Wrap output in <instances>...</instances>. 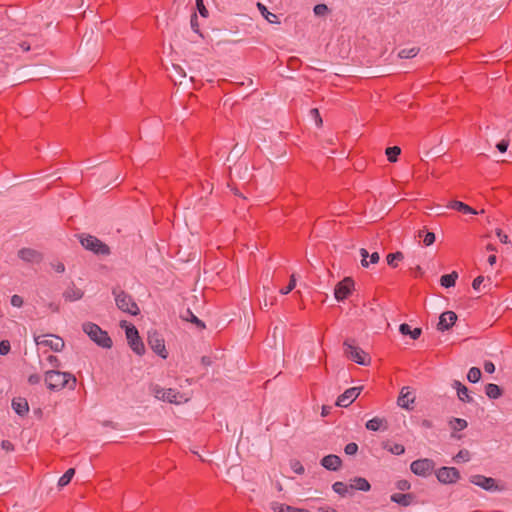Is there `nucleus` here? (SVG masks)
I'll return each mask as SVG.
<instances>
[{
  "instance_id": "nucleus-5",
  "label": "nucleus",
  "mask_w": 512,
  "mask_h": 512,
  "mask_svg": "<svg viewBox=\"0 0 512 512\" xmlns=\"http://www.w3.org/2000/svg\"><path fill=\"white\" fill-rule=\"evenodd\" d=\"M80 243L86 250L92 251L96 255L110 254L109 246L95 236L83 234L80 236Z\"/></svg>"
},
{
  "instance_id": "nucleus-56",
  "label": "nucleus",
  "mask_w": 512,
  "mask_h": 512,
  "mask_svg": "<svg viewBox=\"0 0 512 512\" xmlns=\"http://www.w3.org/2000/svg\"><path fill=\"white\" fill-rule=\"evenodd\" d=\"M496 235L502 243L507 244L509 242L508 236L501 229H497Z\"/></svg>"
},
{
  "instance_id": "nucleus-19",
  "label": "nucleus",
  "mask_w": 512,
  "mask_h": 512,
  "mask_svg": "<svg viewBox=\"0 0 512 512\" xmlns=\"http://www.w3.org/2000/svg\"><path fill=\"white\" fill-rule=\"evenodd\" d=\"M12 408L19 416H25L29 412V405L25 398H14Z\"/></svg>"
},
{
  "instance_id": "nucleus-32",
  "label": "nucleus",
  "mask_w": 512,
  "mask_h": 512,
  "mask_svg": "<svg viewBox=\"0 0 512 512\" xmlns=\"http://www.w3.org/2000/svg\"><path fill=\"white\" fill-rule=\"evenodd\" d=\"M384 423H386L384 419L374 417L373 419L366 422V428L370 431H378L381 429Z\"/></svg>"
},
{
  "instance_id": "nucleus-28",
  "label": "nucleus",
  "mask_w": 512,
  "mask_h": 512,
  "mask_svg": "<svg viewBox=\"0 0 512 512\" xmlns=\"http://www.w3.org/2000/svg\"><path fill=\"white\" fill-rule=\"evenodd\" d=\"M350 488L366 492L370 490L371 485L365 478L356 477L353 479V483L350 485Z\"/></svg>"
},
{
  "instance_id": "nucleus-41",
  "label": "nucleus",
  "mask_w": 512,
  "mask_h": 512,
  "mask_svg": "<svg viewBox=\"0 0 512 512\" xmlns=\"http://www.w3.org/2000/svg\"><path fill=\"white\" fill-rule=\"evenodd\" d=\"M453 460L456 463H460L461 461L467 462L470 460V452L467 449H462L453 457Z\"/></svg>"
},
{
  "instance_id": "nucleus-40",
  "label": "nucleus",
  "mask_w": 512,
  "mask_h": 512,
  "mask_svg": "<svg viewBox=\"0 0 512 512\" xmlns=\"http://www.w3.org/2000/svg\"><path fill=\"white\" fill-rule=\"evenodd\" d=\"M423 234V243L425 246H430L435 242V234L433 232H425L424 230H420L419 237H422Z\"/></svg>"
},
{
  "instance_id": "nucleus-14",
  "label": "nucleus",
  "mask_w": 512,
  "mask_h": 512,
  "mask_svg": "<svg viewBox=\"0 0 512 512\" xmlns=\"http://www.w3.org/2000/svg\"><path fill=\"white\" fill-rule=\"evenodd\" d=\"M49 336L52 337V339H41L40 337L35 338L37 345L50 347L54 352L62 351L65 346L63 339L56 335Z\"/></svg>"
},
{
  "instance_id": "nucleus-21",
  "label": "nucleus",
  "mask_w": 512,
  "mask_h": 512,
  "mask_svg": "<svg viewBox=\"0 0 512 512\" xmlns=\"http://www.w3.org/2000/svg\"><path fill=\"white\" fill-rule=\"evenodd\" d=\"M414 402V397L409 391L408 387H404L401 390L400 396L398 397V405L402 408L409 409L410 404Z\"/></svg>"
},
{
  "instance_id": "nucleus-62",
  "label": "nucleus",
  "mask_w": 512,
  "mask_h": 512,
  "mask_svg": "<svg viewBox=\"0 0 512 512\" xmlns=\"http://www.w3.org/2000/svg\"><path fill=\"white\" fill-rule=\"evenodd\" d=\"M201 362H202V364H203V365H205V366H209V365H211V363H212V362H211V358H210V357H208V356H203V357L201 358Z\"/></svg>"
},
{
  "instance_id": "nucleus-27",
  "label": "nucleus",
  "mask_w": 512,
  "mask_h": 512,
  "mask_svg": "<svg viewBox=\"0 0 512 512\" xmlns=\"http://www.w3.org/2000/svg\"><path fill=\"white\" fill-rule=\"evenodd\" d=\"M485 393L490 399H498L503 391L497 384L489 383L485 386Z\"/></svg>"
},
{
  "instance_id": "nucleus-53",
  "label": "nucleus",
  "mask_w": 512,
  "mask_h": 512,
  "mask_svg": "<svg viewBox=\"0 0 512 512\" xmlns=\"http://www.w3.org/2000/svg\"><path fill=\"white\" fill-rule=\"evenodd\" d=\"M410 486L411 485L407 480H399L396 484V487L401 491L409 490Z\"/></svg>"
},
{
  "instance_id": "nucleus-37",
  "label": "nucleus",
  "mask_w": 512,
  "mask_h": 512,
  "mask_svg": "<svg viewBox=\"0 0 512 512\" xmlns=\"http://www.w3.org/2000/svg\"><path fill=\"white\" fill-rule=\"evenodd\" d=\"M400 153L401 149L398 146H392L386 149V155L390 162H396Z\"/></svg>"
},
{
  "instance_id": "nucleus-7",
  "label": "nucleus",
  "mask_w": 512,
  "mask_h": 512,
  "mask_svg": "<svg viewBox=\"0 0 512 512\" xmlns=\"http://www.w3.org/2000/svg\"><path fill=\"white\" fill-rule=\"evenodd\" d=\"M147 342L150 348L161 358L166 359L168 352L165 347V341L162 335L156 330L149 331L147 336Z\"/></svg>"
},
{
  "instance_id": "nucleus-50",
  "label": "nucleus",
  "mask_w": 512,
  "mask_h": 512,
  "mask_svg": "<svg viewBox=\"0 0 512 512\" xmlns=\"http://www.w3.org/2000/svg\"><path fill=\"white\" fill-rule=\"evenodd\" d=\"M165 391L166 389L164 388H161L159 386H155L153 388V393H154V396L159 399V400H165Z\"/></svg>"
},
{
  "instance_id": "nucleus-26",
  "label": "nucleus",
  "mask_w": 512,
  "mask_h": 512,
  "mask_svg": "<svg viewBox=\"0 0 512 512\" xmlns=\"http://www.w3.org/2000/svg\"><path fill=\"white\" fill-rule=\"evenodd\" d=\"M399 331L403 335H410V337L414 340L418 339L422 333L421 328H414L412 330L411 327L406 323L400 325Z\"/></svg>"
},
{
  "instance_id": "nucleus-59",
  "label": "nucleus",
  "mask_w": 512,
  "mask_h": 512,
  "mask_svg": "<svg viewBox=\"0 0 512 512\" xmlns=\"http://www.w3.org/2000/svg\"><path fill=\"white\" fill-rule=\"evenodd\" d=\"M484 370L487 372V373H493L495 371V365L491 362V361H486L484 363Z\"/></svg>"
},
{
  "instance_id": "nucleus-47",
  "label": "nucleus",
  "mask_w": 512,
  "mask_h": 512,
  "mask_svg": "<svg viewBox=\"0 0 512 512\" xmlns=\"http://www.w3.org/2000/svg\"><path fill=\"white\" fill-rule=\"evenodd\" d=\"M11 345L8 340L0 341V355H7L10 352Z\"/></svg>"
},
{
  "instance_id": "nucleus-18",
  "label": "nucleus",
  "mask_w": 512,
  "mask_h": 512,
  "mask_svg": "<svg viewBox=\"0 0 512 512\" xmlns=\"http://www.w3.org/2000/svg\"><path fill=\"white\" fill-rule=\"evenodd\" d=\"M452 386L457 390V396L462 402L471 403L473 401V398L469 395L468 388L460 381L454 380Z\"/></svg>"
},
{
  "instance_id": "nucleus-43",
  "label": "nucleus",
  "mask_w": 512,
  "mask_h": 512,
  "mask_svg": "<svg viewBox=\"0 0 512 512\" xmlns=\"http://www.w3.org/2000/svg\"><path fill=\"white\" fill-rule=\"evenodd\" d=\"M295 286H296V279H295V275L292 274L290 277L289 284L286 285V287L281 288L279 290V292L283 295H286V294L290 293L295 288Z\"/></svg>"
},
{
  "instance_id": "nucleus-35",
  "label": "nucleus",
  "mask_w": 512,
  "mask_h": 512,
  "mask_svg": "<svg viewBox=\"0 0 512 512\" xmlns=\"http://www.w3.org/2000/svg\"><path fill=\"white\" fill-rule=\"evenodd\" d=\"M418 47L405 48L399 51L398 56L402 59L413 58L419 53Z\"/></svg>"
},
{
  "instance_id": "nucleus-2",
  "label": "nucleus",
  "mask_w": 512,
  "mask_h": 512,
  "mask_svg": "<svg viewBox=\"0 0 512 512\" xmlns=\"http://www.w3.org/2000/svg\"><path fill=\"white\" fill-rule=\"evenodd\" d=\"M112 294L115 298V303L118 309L132 316H136L140 313V309L132 296L120 287L113 288Z\"/></svg>"
},
{
  "instance_id": "nucleus-16",
  "label": "nucleus",
  "mask_w": 512,
  "mask_h": 512,
  "mask_svg": "<svg viewBox=\"0 0 512 512\" xmlns=\"http://www.w3.org/2000/svg\"><path fill=\"white\" fill-rule=\"evenodd\" d=\"M189 399H190V396H188L184 393H180L179 391H177L175 389L168 388L165 391V400L164 401H167L169 403L181 404V403L187 402Z\"/></svg>"
},
{
  "instance_id": "nucleus-46",
  "label": "nucleus",
  "mask_w": 512,
  "mask_h": 512,
  "mask_svg": "<svg viewBox=\"0 0 512 512\" xmlns=\"http://www.w3.org/2000/svg\"><path fill=\"white\" fill-rule=\"evenodd\" d=\"M310 115L314 119V121L318 127L322 126L323 121L320 116L319 110L317 108H312L310 110Z\"/></svg>"
},
{
  "instance_id": "nucleus-52",
  "label": "nucleus",
  "mask_w": 512,
  "mask_h": 512,
  "mask_svg": "<svg viewBox=\"0 0 512 512\" xmlns=\"http://www.w3.org/2000/svg\"><path fill=\"white\" fill-rule=\"evenodd\" d=\"M11 304L14 307H21L23 305V298L19 295H13L11 297Z\"/></svg>"
},
{
  "instance_id": "nucleus-34",
  "label": "nucleus",
  "mask_w": 512,
  "mask_h": 512,
  "mask_svg": "<svg viewBox=\"0 0 512 512\" xmlns=\"http://www.w3.org/2000/svg\"><path fill=\"white\" fill-rule=\"evenodd\" d=\"M75 474V469L74 468H69L59 479L58 481V486L59 487H64L66 485L69 484V482L71 481V479L73 478Z\"/></svg>"
},
{
  "instance_id": "nucleus-49",
  "label": "nucleus",
  "mask_w": 512,
  "mask_h": 512,
  "mask_svg": "<svg viewBox=\"0 0 512 512\" xmlns=\"http://www.w3.org/2000/svg\"><path fill=\"white\" fill-rule=\"evenodd\" d=\"M196 7L202 17H208V10L206 9L203 0H196Z\"/></svg>"
},
{
  "instance_id": "nucleus-25",
  "label": "nucleus",
  "mask_w": 512,
  "mask_h": 512,
  "mask_svg": "<svg viewBox=\"0 0 512 512\" xmlns=\"http://www.w3.org/2000/svg\"><path fill=\"white\" fill-rule=\"evenodd\" d=\"M360 255L362 257L361 264L363 267H368L369 262L367 261V258H370V263L376 264L378 263L380 257L378 252H373L371 255H369L368 251L365 248L360 249Z\"/></svg>"
},
{
  "instance_id": "nucleus-54",
  "label": "nucleus",
  "mask_w": 512,
  "mask_h": 512,
  "mask_svg": "<svg viewBox=\"0 0 512 512\" xmlns=\"http://www.w3.org/2000/svg\"><path fill=\"white\" fill-rule=\"evenodd\" d=\"M1 448L6 452L14 451V445L9 440H2Z\"/></svg>"
},
{
  "instance_id": "nucleus-1",
  "label": "nucleus",
  "mask_w": 512,
  "mask_h": 512,
  "mask_svg": "<svg viewBox=\"0 0 512 512\" xmlns=\"http://www.w3.org/2000/svg\"><path fill=\"white\" fill-rule=\"evenodd\" d=\"M44 380L47 388L52 391H60L65 387L74 390L77 384V379L73 374L59 370L46 371Z\"/></svg>"
},
{
  "instance_id": "nucleus-8",
  "label": "nucleus",
  "mask_w": 512,
  "mask_h": 512,
  "mask_svg": "<svg viewBox=\"0 0 512 512\" xmlns=\"http://www.w3.org/2000/svg\"><path fill=\"white\" fill-rule=\"evenodd\" d=\"M435 468V462L432 459L423 458L415 460L411 463V471L418 476L427 477Z\"/></svg>"
},
{
  "instance_id": "nucleus-44",
  "label": "nucleus",
  "mask_w": 512,
  "mask_h": 512,
  "mask_svg": "<svg viewBox=\"0 0 512 512\" xmlns=\"http://www.w3.org/2000/svg\"><path fill=\"white\" fill-rule=\"evenodd\" d=\"M316 16H324L328 13L329 9L326 4H317L313 9Z\"/></svg>"
},
{
  "instance_id": "nucleus-11",
  "label": "nucleus",
  "mask_w": 512,
  "mask_h": 512,
  "mask_svg": "<svg viewBox=\"0 0 512 512\" xmlns=\"http://www.w3.org/2000/svg\"><path fill=\"white\" fill-rule=\"evenodd\" d=\"M362 387H352L341 394L336 401L339 407H348L360 395Z\"/></svg>"
},
{
  "instance_id": "nucleus-39",
  "label": "nucleus",
  "mask_w": 512,
  "mask_h": 512,
  "mask_svg": "<svg viewBox=\"0 0 512 512\" xmlns=\"http://www.w3.org/2000/svg\"><path fill=\"white\" fill-rule=\"evenodd\" d=\"M349 488L350 486L348 487L346 484L340 481H337L332 485L333 491L342 497L346 496Z\"/></svg>"
},
{
  "instance_id": "nucleus-23",
  "label": "nucleus",
  "mask_w": 512,
  "mask_h": 512,
  "mask_svg": "<svg viewBox=\"0 0 512 512\" xmlns=\"http://www.w3.org/2000/svg\"><path fill=\"white\" fill-rule=\"evenodd\" d=\"M448 207L456 211L462 212L464 214H477V211L475 209L457 200L451 201Z\"/></svg>"
},
{
  "instance_id": "nucleus-48",
  "label": "nucleus",
  "mask_w": 512,
  "mask_h": 512,
  "mask_svg": "<svg viewBox=\"0 0 512 512\" xmlns=\"http://www.w3.org/2000/svg\"><path fill=\"white\" fill-rule=\"evenodd\" d=\"M344 451L347 455H355L358 451V445L354 442L348 443Z\"/></svg>"
},
{
  "instance_id": "nucleus-9",
  "label": "nucleus",
  "mask_w": 512,
  "mask_h": 512,
  "mask_svg": "<svg viewBox=\"0 0 512 512\" xmlns=\"http://www.w3.org/2000/svg\"><path fill=\"white\" fill-rule=\"evenodd\" d=\"M435 475L442 484H454L460 479V472L455 467L443 466L436 470Z\"/></svg>"
},
{
  "instance_id": "nucleus-57",
  "label": "nucleus",
  "mask_w": 512,
  "mask_h": 512,
  "mask_svg": "<svg viewBox=\"0 0 512 512\" xmlns=\"http://www.w3.org/2000/svg\"><path fill=\"white\" fill-rule=\"evenodd\" d=\"M41 381V377L38 374H31L28 377V383L31 385H36Z\"/></svg>"
},
{
  "instance_id": "nucleus-63",
  "label": "nucleus",
  "mask_w": 512,
  "mask_h": 512,
  "mask_svg": "<svg viewBox=\"0 0 512 512\" xmlns=\"http://www.w3.org/2000/svg\"><path fill=\"white\" fill-rule=\"evenodd\" d=\"M173 67L182 77L186 76V73H185V71L183 70V68L181 66L173 65Z\"/></svg>"
},
{
  "instance_id": "nucleus-42",
  "label": "nucleus",
  "mask_w": 512,
  "mask_h": 512,
  "mask_svg": "<svg viewBox=\"0 0 512 512\" xmlns=\"http://www.w3.org/2000/svg\"><path fill=\"white\" fill-rule=\"evenodd\" d=\"M388 451L394 455H402L405 452V448L402 444L394 443L391 446H385Z\"/></svg>"
},
{
  "instance_id": "nucleus-10",
  "label": "nucleus",
  "mask_w": 512,
  "mask_h": 512,
  "mask_svg": "<svg viewBox=\"0 0 512 512\" xmlns=\"http://www.w3.org/2000/svg\"><path fill=\"white\" fill-rule=\"evenodd\" d=\"M354 280L351 277H345L338 282L334 289V296L337 301H343L349 297L354 289Z\"/></svg>"
},
{
  "instance_id": "nucleus-29",
  "label": "nucleus",
  "mask_w": 512,
  "mask_h": 512,
  "mask_svg": "<svg viewBox=\"0 0 512 512\" xmlns=\"http://www.w3.org/2000/svg\"><path fill=\"white\" fill-rule=\"evenodd\" d=\"M257 8L262 16L270 23H279L278 16L269 12L266 6L260 2L257 3Z\"/></svg>"
},
{
  "instance_id": "nucleus-15",
  "label": "nucleus",
  "mask_w": 512,
  "mask_h": 512,
  "mask_svg": "<svg viewBox=\"0 0 512 512\" xmlns=\"http://www.w3.org/2000/svg\"><path fill=\"white\" fill-rule=\"evenodd\" d=\"M457 321V314L453 311H445L439 317L437 329L439 331L449 330Z\"/></svg>"
},
{
  "instance_id": "nucleus-33",
  "label": "nucleus",
  "mask_w": 512,
  "mask_h": 512,
  "mask_svg": "<svg viewBox=\"0 0 512 512\" xmlns=\"http://www.w3.org/2000/svg\"><path fill=\"white\" fill-rule=\"evenodd\" d=\"M387 264L393 268L397 267L398 261H401L404 259V255L402 252L397 251L395 253H390L387 255Z\"/></svg>"
},
{
  "instance_id": "nucleus-31",
  "label": "nucleus",
  "mask_w": 512,
  "mask_h": 512,
  "mask_svg": "<svg viewBox=\"0 0 512 512\" xmlns=\"http://www.w3.org/2000/svg\"><path fill=\"white\" fill-rule=\"evenodd\" d=\"M449 426L453 431H461V430H464L468 426V423L465 419L452 418L449 421Z\"/></svg>"
},
{
  "instance_id": "nucleus-13",
  "label": "nucleus",
  "mask_w": 512,
  "mask_h": 512,
  "mask_svg": "<svg viewBox=\"0 0 512 512\" xmlns=\"http://www.w3.org/2000/svg\"><path fill=\"white\" fill-rule=\"evenodd\" d=\"M18 257L27 263L38 264L43 260L41 252L32 248H22L18 251Z\"/></svg>"
},
{
  "instance_id": "nucleus-36",
  "label": "nucleus",
  "mask_w": 512,
  "mask_h": 512,
  "mask_svg": "<svg viewBox=\"0 0 512 512\" xmlns=\"http://www.w3.org/2000/svg\"><path fill=\"white\" fill-rule=\"evenodd\" d=\"M481 376V370L477 367H472L468 371L467 379L471 383H477L481 379Z\"/></svg>"
},
{
  "instance_id": "nucleus-22",
  "label": "nucleus",
  "mask_w": 512,
  "mask_h": 512,
  "mask_svg": "<svg viewBox=\"0 0 512 512\" xmlns=\"http://www.w3.org/2000/svg\"><path fill=\"white\" fill-rule=\"evenodd\" d=\"M414 496L410 493L402 494L395 493L391 496V501L395 502L403 507H407L412 504Z\"/></svg>"
},
{
  "instance_id": "nucleus-17",
  "label": "nucleus",
  "mask_w": 512,
  "mask_h": 512,
  "mask_svg": "<svg viewBox=\"0 0 512 512\" xmlns=\"http://www.w3.org/2000/svg\"><path fill=\"white\" fill-rule=\"evenodd\" d=\"M321 465L327 470L337 471L342 465V460L339 456L330 454L322 458Z\"/></svg>"
},
{
  "instance_id": "nucleus-55",
  "label": "nucleus",
  "mask_w": 512,
  "mask_h": 512,
  "mask_svg": "<svg viewBox=\"0 0 512 512\" xmlns=\"http://www.w3.org/2000/svg\"><path fill=\"white\" fill-rule=\"evenodd\" d=\"M47 361L55 368L60 367V360L54 355H49Z\"/></svg>"
},
{
  "instance_id": "nucleus-60",
  "label": "nucleus",
  "mask_w": 512,
  "mask_h": 512,
  "mask_svg": "<svg viewBox=\"0 0 512 512\" xmlns=\"http://www.w3.org/2000/svg\"><path fill=\"white\" fill-rule=\"evenodd\" d=\"M51 265L58 273H63L65 271V266L62 262L53 263Z\"/></svg>"
},
{
  "instance_id": "nucleus-38",
  "label": "nucleus",
  "mask_w": 512,
  "mask_h": 512,
  "mask_svg": "<svg viewBox=\"0 0 512 512\" xmlns=\"http://www.w3.org/2000/svg\"><path fill=\"white\" fill-rule=\"evenodd\" d=\"M186 314L187 316H184L183 318L187 321H190L192 323H194L199 329H204L205 328V324L202 320H200L199 318H197L191 310H187L186 311Z\"/></svg>"
},
{
  "instance_id": "nucleus-24",
  "label": "nucleus",
  "mask_w": 512,
  "mask_h": 512,
  "mask_svg": "<svg viewBox=\"0 0 512 512\" xmlns=\"http://www.w3.org/2000/svg\"><path fill=\"white\" fill-rule=\"evenodd\" d=\"M271 509L275 512H309L308 510L296 508L279 502H272Z\"/></svg>"
},
{
  "instance_id": "nucleus-4",
  "label": "nucleus",
  "mask_w": 512,
  "mask_h": 512,
  "mask_svg": "<svg viewBox=\"0 0 512 512\" xmlns=\"http://www.w3.org/2000/svg\"><path fill=\"white\" fill-rule=\"evenodd\" d=\"M344 353L345 355L352 361L356 362L360 365H369L370 357L369 355L362 350L360 347L354 344V340H346L344 342Z\"/></svg>"
},
{
  "instance_id": "nucleus-51",
  "label": "nucleus",
  "mask_w": 512,
  "mask_h": 512,
  "mask_svg": "<svg viewBox=\"0 0 512 512\" xmlns=\"http://www.w3.org/2000/svg\"><path fill=\"white\" fill-rule=\"evenodd\" d=\"M508 146H509V140L507 139H503L501 140L497 145V149L501 152V153H504L507 151L508 149Z\"/></svg>"
},
{
  "instance_id": "nucleus-64",
  "label": "nucleus",
  "mask_w": 512,
  "mask_h": 512,
  "mask_svg": "<svg viewBox=\"0 0 512 512\" xmlns=\"http://www.w3.org/2000/svg\"><path fill=\"white\" fill-rule=\"evenodd\" d=\"M330 410H331L330 406L324 405L322 407V412H321L322 416H327L330 413Z\"/></svg>"
},
{
  "instance_id": "nucleus-45",
  "label": "nucleus",
  "mask_w": 512,
  "mask_h": 512,
  "mask_svg": "<svg viewBox=\"0 0 512 512\" xmlns=\"http://www.w3.org/2000/svg\"><path fill=\"white\" fill-rule=\"evenodd\" d=\"M290 466H291L292 470L297 474H303L305 471L303 465L298 460H292L290 463Z\"/></svg>"
},
{
  "instance_id": "nucleus-58",
  "label": "nucleus",
  "mask_w": 512,
  "mask_h": 512,
  "mask_svg": "<svg viewBox=\"0 0 512 512\" xmlns=\"http://www.w3.org/2000/svg\"><path fill=\"white\" fill-rule=\"evenodd\" d=\"M484 281V277L483 276H478L476 277L473 282H472V287L474 290H478L480 288V285L483 283Z\"/></svg>"
},
{
  "instance_id": "nucleus-6",
  "label": "nucleus",
  "mask_w": 512,
  "mask_h": 512,
  "mask_svg": "<svg viewBox=\"0 0 512 512\" xmlns=\"http://www.w3.org/2000/svg\"><path fill=\"white\" fill-rule=\"evenodd\" d=\"M126 325V321H123L121 327ZM126 327V338L128 340L130 348L137 354L143 355L145 352V346L142 342L138 330L134 325L125 326Z\"/></svg>"
},
{
  "instance_id": "nucleus-20",
  "label": "nucleus",
  "mask_w": 512,
  "mask_h": 512,
  "mask_svg": "<svg viewBox=\"0 0 512 512\" xmlns=\"http://www.w3.org/2000/svg\"><path fill=\"white\" fill-rule=\"evenodd\" d=\"M84 295V292L76 287L74 284L69 286L63 293V297L67 301H77L80 300Z\"/></svg>"
},
{
  "instance_id": "nucleus-3",
  "label": "nucleus",
  "mask_w": 512,
  "mask_h": 512,
  "mask_svg": "<svg viewBox=\"0 0 512 512\" xmlns=\"http://www.w3.org/2000/svg\"><path fill=\"white\" fill-rule=\"evenodd\" d=\"M82 329L98 346L106 349L112 347L113 343L108 333L102 330L97 324L86 322L82 325Z\"/></svg>"
},
{
  "instance_id": "nucleus-12",
  "label": "nucleus",
  "mask_w": 512,
  "mask_h": 512,
  "mask_svg": "<svg viewBox=\"0 0 512 512\" xmlns=\"http://www.w3.org/2000/svg\"><path fill=\"white\" fill-rule=\"evenodd\" d=\"M469 480L471 483L483 488L484 490H487V491L499 490V487L496 484L495 479H493L491 477H486L483 475H472Z\"/></svg>"
},
{
  "instance_id": "nucleus-30",
  "label": "nucleus",
  "mask_w": 512,
  "mask_h": 512,
  "mask_svg": "<svg viewBox=\"0 0 512 512\" xmlns=\"http://www.w3.org/2000/svg\"><path fill=\"white\" fill-rule=\"evenodd\" d=\"M457 278H458L457 272L453 271L450 274L443 275L440 279V283L443 287L450 288L455 285Z\"/></svg>"
},
{
  "instance_id": "nucleus-61",
  "label": "nucleus",
  "mask_w": 512,
  "mask_h": 512,
  "mask_svg": "<svg viewBox=\"0 0 512 512\" xmlns=\"http://www.w3.org/2000/svg\"><path fill=\"white\" fill-rule=\"evenodd\" d=\"M191 27L195 32L199 31L196 13H193L191 16Z\"/></svg>"
}]
</instances>
